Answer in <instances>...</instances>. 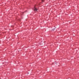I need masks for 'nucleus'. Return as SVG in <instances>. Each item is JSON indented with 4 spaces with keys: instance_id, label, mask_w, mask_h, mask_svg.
Returning <instances> with one entry per match:
<instances>
[{
    "instance_id": "obj_1",
    "label": "nucleus",
    "mask_w": 79,
    "mask_h": 79,
    "mask_svg": "<svg viewBox=\"0 0 79 79\" xmlns=\"http://www.w3.org/2000/svg\"><path fill=\"white\" fill-rule=\"evenodd\" d=\"M34 8V11H37V8H36V7L35 6Z\"/></svg>"
},
{
    "instance_id": "obj_2",
    "label": "nucleus",
    "mask_w": 79,
    "mask_h": 79,
    "mask_svg": "<svg viewBox=\"0 0 79 79\" xmlns=\"http://www.w3.org/2000/svg\"><path fill=\"white\" fill-rule=\"evenodd\" d=\"M42 2H44V1L43 0L42 1Z\"/></svg>"
}]
</instances>
